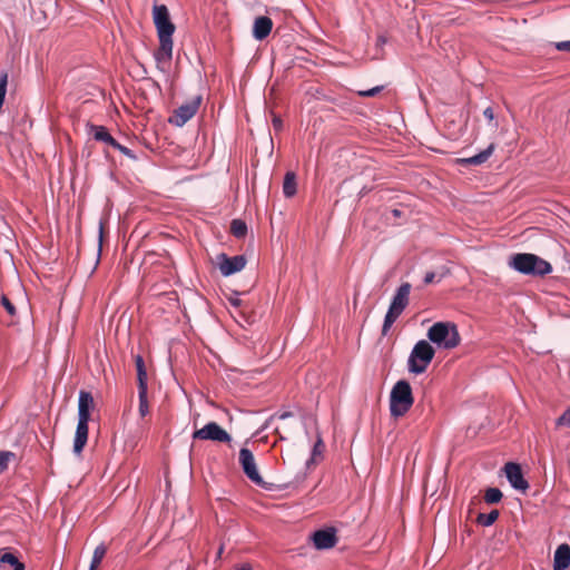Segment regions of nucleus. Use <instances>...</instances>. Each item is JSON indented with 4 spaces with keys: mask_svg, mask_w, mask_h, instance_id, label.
I'll return each instance as SVG.
<instances>
[{
    "mask_svg": "<svg viewBox=\"0 0 570 570\" xmlns=\"http://www.w3.org/2000/svg\"><path fill=\"white\" fill-rule=\"evenodd\" d=\"M153 19L159 38V48L154 57L157 67L163 70L161 65L169 62L173 57V35L175 24L170 20L168 8L165 4H154Z\"/></svg>",
    "mask_w": 570,
    "mask_h": 570,
    "instance_id": "1",
    "label": "nucleus"
},
{
    "mask_svg": "<svg viewBox=\"0 0 570 570\" xmlns=\"http://www.w3.org/2000/svg\"><path fill=\"white\" fill-rule=\"evenodd\" d=\"M94 407V397L87 391L79 392L78 399V423L73 440V452L80 454L88 441V423L90 411Z\"/></svg>",
    "mask_w": 570,
    "mask_h": 570,
    "instance_id": "2",
    "label": "nucleus"
},
{
    "mask_svg": "<svg viewBox=\"0 0 570 570\" xmlns=\"http://www.w3.org/2000/svg\"><path fill=\"white\" fill-rule=\"evenodd\" d=\"M510 267L524 275L544 276L552 272V266L543 258L530 254L519 253L510 257Z\"/></svg>",
    "mask_w": 570,
    "mask_h": 570,
    "instance_id": "3",
    "label": "nucleus"
},
{
    "mask_svg": "<svg viewBox=\"0 0 570 570\" xmlns=\"http://www.w3.org/2000/svg\"><path fill=\"white\" fill-rule=\"evenodd\" d=\"M426 336L429 338L428 342L433 343L443 350H452L461 342L458 326L452 322L434 323L428 330Z\"/></svg>",
    "mask_w": 570,
    "mask_h": 570,
    "instance_id": "4",
    "label": "nucleus"
},
{
    "mask_svg": "<svg viewBox=\"0 0 570 570\" xmlns=\"http://www.w3.org/2000/svg\"><path fill=\"white\" fill-rule=\"evenodd\" d=\"M414 403L412 387L405 380L397 381L390 393V413L393 417L403 416Z\"/></svg>",
    "mask_w": 570,
    "mask_h": 570,
    "instance_id": "5",
    "label": "nucleus"
},
{
    "mask_svg": "<svg viewBox=\"0 0 570 570\" xmlns=\"http://www.w3.org/2000/svg\"><path fill=\"white\" fill-rule=\"evenodd\" d=\"M411 284L402 283L395 291L385 314L382 334L385 335L410 303Z\"/></svg>",
    "mask_w": 570,
    "mask_h": 570,
    "instance_id": "6",
    "label": "nucleus"
},
{
    "mask_svg": "<svg viewBox=\"0 0 570 570\" xmlns=\"http://www.w3.org/2000/svg\"><path fill=\"white\" fill-rule=\"evenodd\" d=\"M434 355L435 350L431 343L425 340H420L415 343L409 355L407 371L415 375L424 373L434 358Z\"/></svg>",
    "mask_w": 570,
    "mask_h": 570,
    "instance_id": "7",
    "label": "nucleus"
},
{
    "mask_svg": "<svg viewBox=\"0 0 570 570\" xmlns=\"http://www.w3.org/2000/svg\"><path fill=\"white\" fill-rule=\"evenodd\" d=\"M239 464L243 469L245 475L256 485L262 487L264 489H268L266 487L265 481L258 472L255 458L253 452L247 448H242L239 450Z\"/></svg>",
    "mask_w": 570,
    "mask_h": 570,
    "instance_id": "8",
    "label": "nucleus"
},
{
    "mask_svg": "<svg viewBox=\"0 0 570 570\" xmlns=\"http://www.w3.org/2000/svg\"><path fill=\"white\" fill-rule=\"evenodd\" d=\"M194 440L214 441L220 443H229L230 434L216 422H208L202 429L194 431Z\"/></svg>",
    "mask_w": 570,
    "mask_h": 570,
    "instance_id": "9",
    "label": "nucleus"
},
{
    "mask_svg": "<svg viewBox=\"0 0 570 570\" xmlns=\"http://www.w3.org/2000/svg\"><path fill=\"white\" fill-rule=\"evenodd\" d=\"M202 102V97L196 96L189 101L180 105L170 117V124L183 127L188 120H190L195 114L197 112L199 105Z\"/></svg>",
    "mask_w": 570,
    "mask_h": 570,
    "instance_id": "10",
    "label": "nucleus"
},
{
    "mask_svg": "<svg viewBox=\"0 0 570 570\" xmlns=\"http://www.w3.org/2000/svg\"><path fill=\"white\" fill-rule=\"evenodd\" d=\"M505 476L510 485L518 491L525 492L529 488L528 481L523 476L520 464L514 462H508L504 465Z\"/></svg>",
    "mask_w": 570,
    "mask_h": 570,
    "instance_id": "11",
    "label": "nucleus"
},
{
    "mask_svg": "<svg viewBox=\"0 0 570 570\" xmlns=\"http://www.w3.org/2000/svg\"><path fill=\"white\" fill-rule=\"evenodd\" d=\"M312 542L317 550H327L337 543L336 530L332 527L316 530L312 537Z\"/></svg>",
    "mask_w": 570,
    "mask_h": 570,
    "instance_id": "12",
    "label": "nucleus"
},
{
    "mask_svg": "<svg viewBox=\"0 0 570 570\" xmlns=\"http://www.w3.org/2000/svg\"><path fill=\"white\" fill-rule=\"evenodd\" d=\"M219 258V271L223 276H230L240 272L246 265V258L244 255L229 257L226 254H222Z\"/></svg>",
    "mask_w": 570,
    "mask_h": 570,
    "instance_id": "13",
    "label": "nucleus"
},
{
    "mask_svg": "<svg viewBox=\"0 0 570 570\" xmlns=\"http://www.w3.org/2000/svg\"><path fill=\"white\" fill-rule=\"evenodd\" d=\"M494 149L495 145L490 144L484 150L480 151L479 154L471 157L459 158L456 163L463 167L480 166L488 161V159L493 154Z\"/></svg>",
    "mask_w": 570,
    "mask_h": 570,
    "instance_id": "14",
    "label": "nucleus"
},
{
    "mask_svg": "<svg viewBox=\"0 0 570 570\" xmlns=\"http://www.w3.org/2000/svg\"><path fill=\"white\" fill-rule=\"evenodd\" d=\"M272 19L266 16H261L255 19L253 26V37L256 40H264L272 31Z\"/></svg>",
    "mask_w": 570,
    "mask_h": 570,
    "instance_id": "15",
    "label": "nucleus"
},
{
    "mask_svg": "<svg viewBox=\"0 0 570 570\" xmlns=\"http://www.w3.org/2000/svg\"><path fill=\"white\" fill-rule=\"evenodd\" d=\"M570 566V547L560 544L553 557V570H566Z\"/></svg>",
    "mask_w": 570,
    "mask_h": 570,
    "instance_id": "16",
    "label": "nucleus"
},
{
    "mask_svg": "<svg viewBox=\"0 0 570 570\" xmlns=\"http://www.w3.org/2000/svg\"><path fill=\"white\" fill-rule=\"evenodd\" d=\"M88 131L97 141H102L111 147L117 141L104 126L88 124Z\"/></svg>",
    "mask_w": 570,
    "mask_h": 570,
    "instance_id": "17",
    "label": "nucleus"
},
{
    "mask_svg": "<svg viewBox=\"0 0 570 570\" xmlns=\"http://www.w3.org/2000/svg\"><path fill=\"white\" fill-rule=\"evenodd\" d=\"M135 365L137 371V387H148V374L141 355L135 356Z\"/></svg>",
    "mask_w": 570,
    "mask_h": 570,
    "instance_id": "18",
    "label": "nucleus"
},
{
    "mask_svg": "<svg viewBox=\"0 0 570 570\" xmlns=\"http://www.w3.org/2000/svg\"><path fill=\"white\" fill-rule=\"evenodd\" d=\"M324 449L325 444L323 442L322 434L317 431L316 441L312 448L311 458L305 463L307 469H309L317 461L318 458H322Z\"/></svg>",
    "mask_w": 570,
    "mask_h": 570,
    "instance_id": "19",
    "label": "nucleus"
},
{
    "mask_svg": "<svg viewBox=\"0 0 570 570\" xmlns=\"http://www.w3.org/2000/svg\"><path fill=\"white\" fill-rule=\"evenodd\" d=\"M297 191L296 175L293 171H287L283 181V194L286 198L293 197Z\"/></svg>",
    "mask_w": 570,
    "mask_h": 570,
    "instance_id": "20",
    "label": "nucleus"
},
{
    "mask_svg": "<svg viewBox=\"0 0 570 570\" xmlns=\"http://www.w3.org/2000/svg\"><path fill=\"white\" fill-rule=\"evenodd\" d=\"M138 411L141 417L149 414L148 387H138Z\"/></svg>",
    "mask_w": 570,
    "mask_h": 570,
    "instance_id": "21",
    "label": "nucleus"
},
{
    "mask_svg": "<svg viewBox=\"0 0 570 570\" xmlns=\"http://www.w3.org/2000/svg\"><path fill=\"white\" fill-rule=\"evenodd\" d=\"M4 564L11 566L12 570H24V564L11 552H3L0 556V567Z\"/></svg>",
    "mask_w": 570,
    "mask_h": 570,
    "instance_id": "22",
    "label": "nucleus"
},
{
    "mask_svg": "<svg viewBox=\"0 0 570 570\" xmlns=\"http://www.w3.org/2000/svg\"><path fill=\"white\" fill-rule=\"evenodd\" d=\"M230 232L236 238L242 239L247 234V225L242 219H233L230 223Z\"/></svg>",
    "mask_w": 570,
    "mask_h": 570,
    "instance_id": "23",
    "label": "nucleus"
},
{
    "mask_svg": "<svg viewBox=\"0 0 570 570\" xmlns=\"http://www.w3.org/2000/svg\"><path fill=\"white\" fill-rule=\"evenodd\" d=\"M106 552H107V549L104 544H99L96 547L94 554H92L89 570H96L99 567L104 557L106 556Z\"/></svg>",
    "mask_w": 570,
    "mask_h": 570,
    "instance_id": "24",
    "label": "nucleus"
},
{
    "mask_svg": "<svg viewBox=\"0 0 570 570\" xmlns=\"http://www.w3.org/2000/svg\"><path fill=\"white\" fill-rule=\"evenodd\" d=\"M499 518V511L492 510L489 513H480L476 518V521L479 524L483 527H490Z\"/></svg>",
    "mask_w": 570,
    "mask_h": 570,
    "instance_id": "25",
    "label": "nucleus"
},
{
    "mask_svg": "<svg viewBox=\"0 0 570 570\" xmlns=\"http://www.w3.org/2000/svg\"><path fill=\"white\" fill-rule=\"evenodd\" d=\"M503 498V494L498 488H488L484 493V501L488 504L499 503Z\"/></svg>",
    "mask_w": 570,
    "mask_h": 570,
    "instance_id": "26",
    "label": "nucleus"
},
{
    "mask_svg": "<svg viewBox=\"0 0 570 570\" xmlns=\"http://www.w3.org/2000/svg\"><path fill=\"white\" fill-rule=\"evenodd\" d=\"M12 456L13 453L10 451H0V473L8 469L9 461Z\"/></svg>",
    "mask_w": 570,
    "mask_h": 570,
    "instance_id": "27",
    "label": "nucleus"
},
{
    "mask_svg": "<svg viewBox=\"0 0 570 570\" xmlns=\"http://www.w3.org/2000/svg\"><path fill=\"white\" fill-rule=\"evenodd\" d=\"M112 147L115 149L119 150L126 157H128V158H130L132 160H137V156L134 154V151L131 149H129L128 147L119 144L118 141H116Z\"/></svg>",
    "mask_w": 570,
    "mask_h": 570,
    "instance_id": "28",
    "label": "nucleus"
},
{
    "mask_svg": "<svg viewBox=\"0 0 570 570\" xmlns=\"http://www.w3.org/2000/svg\"><path fill=\"white\" fill-rule=\"evenodd\" d=\"M1 304L3 305L9 315H16V307L7 296L3 295L1 297Z\"/></svg>",
    "mask_w": 570,
    "mask_h": 570,
    "instance_id": "29",
    "label": "nucleus"
},
{
    "mask_svg": "<svg viewBox=\"0 0 570 570\" xmlns=\"http://www.w3.org/2000/svg\"><path fill=\"white\" fill-rule=\"evenodd\" d=\"M557 425L570 426V407L564 411L561 416L558 417Z\"/></svg>",
    "mask_w": 570,
    "mask_h": 570,
    "instance_id": "30",
    "label": "nucleus"
},
{
    "mask_svg": "<svg viewBox=\"0 0 570 570\" xmlns=\"http://www.w3.org/2000/svg\"><path fill=\"white\" fill-rule=\"evenodd\" d=\"M444 274H441L439 278L436 279V274L434 272H428L424 275L423 282L425 285L432 284L435 281L440 282L443 278Z\"/></svg>",
    "mask_w": 570,
    "mask_h": 570,
    "instance_id": "31",
    "label": "nucleus"
},
{
    "mask_svg": "<svg viewBox=\"0 0 570 570\" xmlns=\"http://www.w3.org/2000/svg\"><path fill=\"white\" fill-rule=\"evenodd\" d=\"M383 89L382 86H376V87H373L368 90H364V91H360V96L362 97H374L375 95H377L381 90Z\"/></svg>",
    "mask_w": 570,
    "mask_h": 570,
    "instance_id": "32",
    "label": "nucleus"
},
{
    "mask_svg": "<svg viewBox=\"0 0 570 570\" xmlns=\"http://www.w3.org/2000/svg\"><path fill=\"white\" fill-rule=\"evenodd\" d=\"M554 48L559 51L570 52V40L554 42Z\"/></svg>",
    "mask_w": 570,
    "mask_h": 570,
    "instance_id": "33",
    "label": "nucleus"
},
{
    "mask_svg": "<svg viewBox=\"0 0 570 570\" xmlns=\"http://www.w3.org/2000/svg\"><path fill=\"white\" fill-rule=\"evenodd\" d=\"M483 116L489 120V121H492L493 118H494V112H493V109L491 107H488L484 109L483 111Z\"/></svg>",
    "mask_w": 570,
    "mask_h": 570,
    "instance_id": "34",
    "label": "nucleus"
},
{
    "mask_svg": "<svg viewBox=\"0 0 570 570\" xmlns=\"http://www.w3.org/2000/svg\"><path fill=\"white\" fill-rule=\"evenodd\" d=\"M102 236H104V223H102V220H100L99 222V246H98V253L101 252Z\"/></svg>",
    "mask_w": 570,
    "mask_h": 570,
    "instance_id": "35",
    "label": "nucleus"
},
{
    "mask_svg": "<svg viewBox=\"0 0 570 570\" xmlns=\"http://www.w3.org/2000/svg\"><path fill=\"white\" fill-rule=\"evenodd\" d=\"M273 126H274L275 130H281L282 127H283L282 119L279 117H274L273 118Z\"/></svg>",
    "mask_w": 570,
    "mask_h": 570,
    "instance_id": "36",
    "label": "nucleus"
},
{
    "mask_svg": "<svg viewBox=\"0 0 570 570\" xmlns=\"http://www.w3.org/2000/svg\"><path fill=\"white\" fill-rule=\"evenodd\" d=\"M386 38L384 36H379L376 39V47L382 48L386 43Z\"/></svg>",
    "mask_w": 570,
    "mask_h": 570,
    "instance_id": "37",
    "label": "nucleus"
},
{
    "mask_svg": "<svg viewBox=\"0 0 570 570\" xmlns=\"http://www.w3.org/2000/svg\"><path fill=\"white\" fill-rule=\"evenodd\" d=\"M292 416V413L291 412H283L278 415V419L279 420H285V419H288Z\"/></svg>",
    "mask_w": 570,
    "mask_h": 570,
    "instance_id": "38",
    "label": "nucleus"
},
{
    "mask_svg": "<svg viewBox=\"0 0 570 570\" xmlns=\"http://www.w3.org/2000/svg\"><path fill=\"white\" fill-rule=\"evenodd\" d=\"M236 570H252V566L249 563H243L239 568Z\"/></svg>",
    "mask_w": 570,
    "mask_h": 570,
    "instance_id": "39",
    "label": "nucleus"
},
{
    "mask_svg": "<svg viewBox=\"0 0 570 570\" xmlns=\"http://www.w3.org/2000/svg\"><path fill=\"white\" fill-rule=\"evenodd\" d=\"M229 302L234 306H239V304H240V299L239 298H230Z\"/></svg>",
    "mask_w": 570,
    "mask_h": 570,
    "instance_id": "40",
    "label": "nucleus"
},
{
    "mask_svg": "<svg viewBox=\"0 0 570 570\" xmlns=\"http://www.w3.org/2000/svg\"><path fill=\"white\" fill-rule=\"evenodd\" d=\"M223 551H224V547H223V546H220V547H219V549H218V551H217V557H218V558H220V556H222Z\"/></svg>",
    "mask_w": 570,
    "mask_h": 570,
    "instance_id": "41",
    "label": "nucleus"
}]
</instances>
